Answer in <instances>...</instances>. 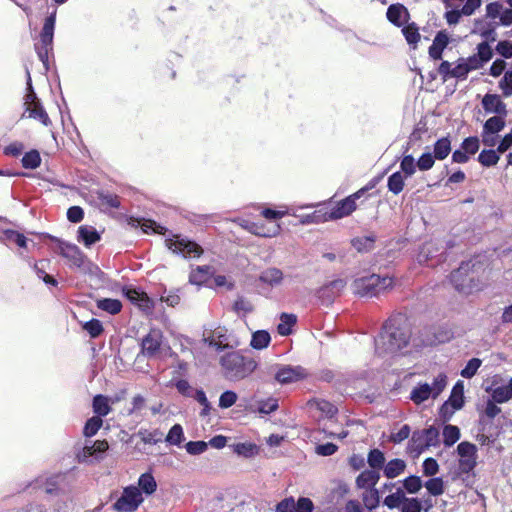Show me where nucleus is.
Instances as JSON below:
<instances>
[{"instance_id": "nucleus-1", "label": "nucleus", "mask_w": 512, "mask_h": 512, "mask_svg": "<svg viewBox=\"0 0 512 512\" xmlns=\"http://www.w3.org/2000/svg\"><path fill=\"white\" fill-rule=\"evenodd\" d=\"M219 363L223 375L230 381H240L249 377L257 368L258 363L239 351H232L221 356Z\"/></svg>"}, {"instance_id": "nucleus-2", "label": "nucleus", "mask_w": 512, "mask_h": 512, "mask_svg": "<svg viewBox=\"0 0 512 512\" xmlns=\"http://www.w3.org/2000/svg\"><path fill=\"white\" fill-rule=\"evenodd\" d=\"M382 175L383 173L378 174L357 192L339 201L336 206L330 212H328V217L330 220L340 219L351 214L356 209L357 199L362 197L365 199H370L377 195L380 192V189H378L376 186L381 181Z\"/></svg>"}, {"instance_id": "nucleus-3", "label": "nucleus", "mask_w": 512, "mask_h": 512, "mask_svg": "<svg viewBox=\"0 0 512 512\" xmlns=\"http://www.w3.org/2000/svg\"><path fill=\"white\" fill-rule=\"evenodd\" d=\"M56 25V9L45 19L39 34V43L35 44V51L46 71L49 70V56L53 54V40Z\"/></svg>"}, {"instance_id": "nucleus-4", "label": "nucleus", "mask_w": 512, "mask_h": 512, "mask_svg": "<svg viewBox=\"0 0 512 512\" xmlns=\"http://www.w3.org/2000/svg\"><path fill=\"white\" fill-rule=\"evenodd\" d=\"M59 254L70 262V267L77 268L85 273L94 274L99 270L98 266L89 261L78 246L72 243L58 240Z\"/></svg>"}, {"instance_id": "nucleus-5", "label": "nucleus", "mask_w": 512, "mask_h": 512, "mask_svg": "<svg viewBox=\"0 0 512 512\" xmlns=\"http://www.w3.org/2000/svg\"><path fill=\"white\" fill-rule=\"evenodd\" d=\"M446 385L447 376L444 373H440L434 378V381L431 385L428 383H420L414 387L410 393V399L416 405L425 402L430 397L435 399L442 393Z\"/></svg>"}, {"instance_id": "nucleus-6", "label": "nucleus", "mask_w": 512, "mask_h": 512, "mask_svg": "<svg viewBox=\"0 0 512 512\" xmlns=\"http://www.w3.org/2000/svg\"><path fill=\"white\" fill-rule=\"evenodd\" d=\"M165 245L174 254L185 259L199 258L203 254V249L198 243L180 234H173L171 238H166Z\"/></svg>"}, {"instance_id": "nucleus-7", "label": "nucleus", "mask_w": 512, "mask_h": 512, "mask_svg": "<svg viewBox=\"0 0 512 512\" xmlns=\"http://www.w3.org/2000/svg\"><path fill=\"white\" fill-rule=\"evenodd\" d=\"M144 501L141 491L134 485L123 489L121 496L113 504V509L118 512H134Z\"/></svg>"}, {"instance_id": "nucleus-8", "label": "nucleus", "mask_w": 512, "mask_h": 512, "mask_svg": "<svg viewBox=\"0 0 512 512\" xmlns=\"http://www.w3.org/2000/svg\"><path fill=\"white\" fill-rule=\"evenodd\" d=\"M399 320L402 322L399 327L394 329H392L391 326L389 327L386 351L392 353H396L405 348L410 338V330L406 323V319L403 316H399Z\"/></svg>"}, {"instance_id": "nucleus-9", "label": "nucleus", "mask_w": 512, "mask_h": 512, "mask_svg": "<svg viewBox=\"0 0 512 512\" xmlns=\"http://www.w3.org/2000/svg\"><path fill=\"white\" fill-rule=\"evenodd\" d=\"M386 506L389 508H400L401 512H421V502L417 498H407L401 487L394 493L386 496Z\"/></svg>"}, {"instance_id": "nucleus-10", "label": "nucleus", "mask_w": 512, "mask_h": 512, "mask_svg": "<svg viewBox=\"0 0 512 512\" xmlns=\"http://www.w3.org/2000/svg\"><path fill=\"white\" fill-rule=\"evenodd\" d=\"M411 444L413 450L418 453L424 452L429 447H435L439 445V431L434 426H430L427 429L415 431L411 438Z\"/></svg>"}, {"instance_id": "nucleus-11", "label": "nucleus", "mask_w": 512, "mask_h": 512, "mask_svg": "<svg viewBox=\"0 0 512 512\" xmlns=\"http://www.w3.org/2000/svg\"><path fill=\"white\" fill-rule=\"evenodd\" d=\"M381 277L377 274H371L356 278L352 283L354 294L360 297H374L378 294Z\"/></svg>"}, {"instance_id": "nucleus-12", "label": "nucleus", "mask_w": 512, "mask_h": 512, "mask_svg": "<svg viewBox=\"0 0 512 512\" xmlns=\"http://www.w3.org/2000/svg\"><path fill=\"white\" fill-rule=\"evenodd\" d=\"M109 445L106 440H86L81 451L77 453L80 462L92 463L102 459Z\"/></svg>"}, {"instance_id": "nucleus-13", "label": "nucleus", "mask_w": 512, "mask_h": 512, "mask_svg": "<svg viewBox=\"0 0 512 512\" xmlns=\"http://www.w3.org/2000/svg\"><path fill=\"white\" fill-rule=\"evenodd\" d=\"M460 456L459 469L463 473H470L477 464V448L474 444L464 441L457 446Z\"/></svg>"}, {"instance_id": "nucleus-14", "label": "nucleus", "mask_w": 512, "mask_h": 512, "mask_svg": "<svg viewBox=\"0 0 512 512\" xmlns=\"http://www.w3.org/2000/svg\"><path fill=\"white\" fill-rule=\"evenodd\" d=\"M163 334L159 329H151L150 332L142 338L141 354L146 358H155L161 349Z\"/></svg>"}, {"instance_id": "nucleus-15", "label": "nucleus", "mask_w": 512, "mask_h": 512, "mask_svg": "<svg viewBox=\"0 0 512 512\" xmlns=\"http://www.w3.org/2000/svg\"><path fill=\"white\" fill-rule=\"evenodd\" d=\"M492 56V48L486 41H484L477 45V53L467 58H462V60L466 64L468 70L471 72L482 68L485 63L491 60Z\"/></svg>"}, {"instance_id": "nucleus-16", "label": "nucleus", "mask_w": 512, "mask_h": 512, "mask_svg": "<svg viewBox=\"0 0 512 512\" xmlns=\"http://www.w3.org/2000/svg\"><path fill=\"white\" fill-rule=\"evenodd\" d=\"M63 480V476L60 474L52 475L50 477L40 476L35 480L29 482L25 489L32 488L33 490H42L46 494H58V486Z\"/></svg>"}, {"instance_id": "nucleus-17", "label": "nucleus", "mask_w": 512, "mask_h": 512, "mask_svg": "<svg viewBox=\"0 0 512 512\" xmlns=\"http://www.w3.org/2000/svg\"><path fill=\"white\" fill-rule=\"evenodd\" d=\"M123 294L131 303L144 312H150L154 308V302L143 291L133 287H125L123 289Z\"/></svg>"}, {"instance_id": "nucleus-18", "label": "nucleus", "mask_w": 512, "mask_h": 512, "mask_svg": "<svg viewBox=\"0 0 512 512\" xmlns=\"http://www.w3.org/2000/svg\"><path fill=\"white\" fill-rule=\"evenodd\" d=\"M305 375V370L300 366H283L277 370L275 379L281 384H289L304 378Z\"/></svg>"}, {"instance_id": "nucleus-19", "label": "nucleus", "mask_w": 512, "mask_h": 512, "mask_svg": "<svg viewBox=\"0 0 512 512\" xmlns=\"http://www.w3.org/2000/svg\"><path fill=\"white\" fill-rule=\"evenodd\" d=\"M470 267V262H463L460 267L450 275L451 282L459 292H468L470 279L467 277V273Z\"/></svg>"}, {"instance_id": "nucleus-20", "label": "nucleus", "mask_w": 512, "mask_h": 512, "mask_svg": "<svg viewBox=\"0 0 512 512\" xmlns=\"http://www.w3.org/2000/svg\"><path fill=\"white\" fill-rule=\"evenodd\" d=\"M386 18L394 25L404 26L409 20V12L407 8L400 4H392L386 11Z\"/></svg>"}, {"instance_id": "nucleus-21", "label": "nucleus", "mask_w": 512, "mask_h": 512, "mask_svg": "<svg viewBox=\"0 0 512 512\" xmlns=\"http://www.w3.org/2000/svg\"><path fill=\"white\" fill-rule=\"evenodd\" d=\"M482 106L488 113L506 115V105L496 94H486L482 99Z\"/></svg>"}, {"instance_id": "nucleus-22", "label": "nucleus", "mask_w": 512, "mask_h": 512, "mask_svg": "<svg viewBox=\"0 0 512 512\" xmlns=\"http://www.w3.org/2000/svg\"><path fill=\"white\" fill-rule=\"evenodd\" d=\"M77 240L86 247H91L101 240V235L93 226L82 225L78 228Z\"/></svg>"}, {"instance_id": "nucleus-23", "label": "nucleus", "mask_w": 512, "mask_h": 512, "mask_svg": "<svg viewBox=\"0 0 512 512\" xmlns=\"http://www.w3.org/2000/svg\"><path fill=\"white\" fill-rule=\"evenodd\" d=\"M283 272L275 267L267 268L259 275V282L266 284L270 287L279 286L283 281Z\"/></svg>"}, {"instance_id": "nucleus-24", "label": "nucleus", "mask_w": 512, "mask_h": 512, "mask_svg": "<svg viewBox=\"0 0 512 512\" xmlns=\"http://www.w3.org/2000/svg\"><path fill=\"white\" fill-rule=\"evenodd\" d=\"M380 478V473L376 470L366 469L356 478V485L359 489L374 488Z\"/></svg>"}, {"instance_id": "nucleus-25", "label": "nucleus", "mask_w": 512, "mask_h": 512, "mask_svg": "<svg viewBox=\"0 0 512 512\" xmlns=\"http://www.w3.org/2000/svg\"><path fill=\"white\" fill-rule=\"evenodd\" d=\"M448 43V36L443 32H439L435 36L432 45L429 47V56L434 60L441 59L443 50L446 48Z\"/></svg>"}, {"instance_id": "nucleus-26", "label": "nucleus", "mask_w": 512, "mask_h": 512, "mask_svg": "<svg viewBox=\"0 0 512 512\" xmlns=\"http://www.w3.org/2000/svg\"><path fill=\"white\" fill-rule=\"evenodd\" d=\"M141 495H152L157 489V482L151 472H145L138 478V487Z\"/></svg>"}, {"instance_id": "nucleus-27", "label": "nucleus", "mask_w": 512, "mask_h": 512, "mask_svg": "<svg viewBox=\"0 0 512 512\" xmlns=\"http://www.w3.org/2000/svg\"><path fill=\"white\" fill-rule=\"evenodd\" d=\"M92 408L96 417L102 419V417L107 416L111 411L108 397L102 394L95 395L92 401Z\"/></svg>"}, {"instance_id": "nucleus-28", "label": "nucleus", "mask_w": 512, "mask_h": 512, "mask_svg": "<svg viewBox=\"0 0 512 512\" xmlns=\"http://www.w3.org/2000/svg\"><path fill=\"white\" fill-rule=\"evenodd\" d=\"M49 265V261L42 259L33 265V270L37 277L41 279L46 285L56 287L58 281L51 275L46 273V267Z\"/></svg>"}, {"instance_id": "nucleus-29", "label": "nucleus", "mask_w": 512, "mask_h": 512, "mask_svg": "<svg viewBox=\"0 0 512 512\" xmlns=\"http://www.w3.org/2000/svg\"><path fill=\"white\" fill-rule=\"evenodd\" d=\"M212 273V267L209 265L197 266L189 275V282L194 285H202L205 283Z\"/></svg>"}, {"instance_id": "nucleus-30", "label": "nucleus", "mask_w": 512, "mask_h": 512, "mask_svg": "<svg viewBox=\"0 0 512 512\" xmlns=\"http://www.w3.org/2000/svg\"><path fill=\"white\" fill-rule=\"evenodd\" d=\"M451 152V140L449 137H442L434 144L433 156L437 160H444Z\"/></svg>"}, {"instance_id": "nucleus-31", "label": "nucleus", "mask_w": 512, "mask_h": 512, "mask_svg": "<svg viewBox=\"0 0 512 512\" xmlns=\"http://www.w3.org/2000/svg\"><path fill=\"white\" fill-rule=\"evenodd\" d=\"M297 318L294 314L282 313L280 323L277 325V332L282 336L291 334L292 327L296 324Z\"/></svg>"}, {"instance_id": "nucleus-32", "label": "nucleus", "mask_w": 512, "mask_h": 512, "mask_svg": "<svg viewBox=\"0 0 512 512\" xmlns=\"http://www.w3.org/2000/svg\"><path fill=\"white\" fill-rule=\"evenodd\" d=\"M491 396L496 403H504L510 400L512 398V378L508 385L492 389Z\"/></svg>"}, {"instance_id": "nucleus-33", "label": "nucleus", "mask_w": 512, "mask_h": 512, "mask_svg": "<svg viewBox=\"0 0 512 512\" xmlns=\"http://www.w3.org/2000/svg\"><path fill=\"white\" fill-rule=\"evenodd\" d=\"M97 308L111 315H115L121 311L122 303L118 299L102 298L97 300Z\"/></svg>"}, {"instance_id": "nucleus-34", "label": "nucleus", "mask_w": 512, "mask_h": 512, "mask_svg": "<svg viewBox=\"0 0 512 512\" xmlns=\"http://www.w3.org/2000/svg\"><path fill=\"white\" fill-rule=\"evenodd\" d=\"M464 385L462 381H458L451 392V395L448 399V401L451 403V406L453 407V410H459L462 408L464 404Z\"/></svg>"}, {"instance_id": "nucleus-35", "label": "nucleus", "mask_w": 512, "mask_h": 512, "mask_svg": "<svg viewBox=\"0 0 512 512\" xmlns=\"http://www.w3.org/2000/svg\"><path fill=\"white\" fill-rule=\"evenodd\" d=\"M270 342L271 336L269 332L266 330H258L252 334L250 345L254 349L261 350L268 347Z\"/></svg>"}, {"instance_id": "nucleus-36", "label": "nucleus", "mask_w": 512, "mask_h": 512, "mask_svg": "<svg viewBox=\"0 0 512 512\" xmlns=\"http://www.w3.org/2000/svg\"><path fill=\"white\" fill-rule=\"evenodd\" d=\"M443 443L446 447L453 446L460 439V429L454 425H445L443 428Z\"/></svg>"}, {"instance_id": "nucleus-37", "label": "nucleus", "mask_w": 512, "mask_h": 512, "mask_svg": "<svg viewBox=\"0 0 512 512\" xmlns=\"http://www.w3.org/2000/svg\"><path fill=\"white\" fill-rule=\"evenodd\" d=\"M185 440V437H184V432H183V428L180 424H174L166 438H165V441L170 444V445H175V446H181V444L183 443V441Z\"/></svg>"}, {"instance_id": "nucleus-38", "label": "nucleus", "mask_w": 512, "mask_h": 512, "mask_svg": "<svg viewBox=\"0 0 512 512\" xmlns=\"http://www.w3.org/2000/svg\"><path fill=\"white\" fill-rule=\"evenodd\" d=\"M346 285H347L346 280L341 279V278L330 281L329 283L323 285L318 290V292H317L318 297L324 298V296L327 292H332V293L338 294L340 291H342L345 288Z\"/></svg>"}, {"instance_id": "nucleus-39", "label": "nucleus", "mask_w": 512, "mask_h": 512, "mask_svg": "<svg viewBox=\"0 0 512 512\" xmlns=\"http://www.w3.org/2000/svg\"><path fill=\"white\" fill-rule=\"evenodd\" d=\"M27 111L30 118L39 120L44 126L51 125V120L41 102H37L34 107H27Z\"/></svg>"}, {"instance_id": "nucleus-40", "label": "nucleus", "mask_w": 512, "mask_h": 512, "mask_svg": "<svg viewBox=\"0 0 512 512\" xmlns=\"http://www.w3.org/2000/svg\"><path fill=\"white\" fill-rule=\"evenodd\" d=\"M232 448L234 453L245 458L252 457L258 452L257 445L250 442L236 443Z\"/></svg>"}, {"instance_id": "nucleus-41", "label": "nucleus", "mask_w": 512, "mask_h": 512, "mask_svg": "<svg viewBox=\"0 0 512 512\" xmlns=\"http://www.w3.org/2000/svg\"><path fill=\"white\" fill-rule=\"evenodd\" d=\"M362 499H363V503H364L365 507L368 510H372L379 505V502H380L379 492L377 489H375V487L369 488V489H364V491L362 493Z\"/></svg>"}, {"instance_id": "nucleus-42", "label": "nucleus", "mask_w": 512, "mask_h": 512, "mask_svg": "<svg viewBox=\"0 0 512 512\" xmlns=\"http://www.w3.org/2000/svg\"><path fill=\"white\" fill-rule=\"evenodd\" d=\"M370 470H379L384 468V453L379 449H372L366 459Z\"/></svg>"}, {"instance_id": "nucleus-43", "label": "nucleus", "mask_w": 512, "mask_h": 512, "mask_svg": "<svg viewBox=\"0 0 512 512\" xmlns=\"http://www.w3.org/2000/svg\"><path fill=\"white\" fill-rule=\"evenodd\" d=\"M406 462L402 459H393L386 463V478H395L405 471Z\"/></svg>"}, {"instance_id": "nucleus-44", "label": "nucleus", "mask_w": 512, "mask_h": 512, "mask_svg": "<svg viewBox=\"0 0 512 512\" xmlns=\"http://www.w3.org/2000/svg\"><path fill=\"white\" fill-rule=\"evenodd\" d=\"M22 166L25 169H36L41 164V156L40 153L32 149L24 154L21 160Z\"/></svg>"}, {"instance_id": "nucleus-45", "label": "nucleus", "mask_w": 512, "mask_h": 512, "mask_svg": "<svg viewBox=\"0 0 512 512\" xmlns=\"http://www.w3.org/2000/svg\"><path fill=\"white\" fill-rule=\"evenodd\" d=\"M137 226H140L144 233H156L164 235L167 232V228L161 226L157 222L150 219H138Z\"/></svg>"}, {"instance_id": "nucleus-46", "label": "nucleus", "mask_w": 512, "mask_h": 512, "mask_svg": "<svg viewBox=\"0 0 512 512\" xmlns=\"http://www.w3.org/2000/svg\"><path fill=\"white\" fill-rule=\"evenodd\" d=\"M328 212H322L321 210L314 211L310 214L299 215L301 224H318L330 220Z\"/></svg>"}, {"instance_id": "nucleus-47", "label": "nucleus", "mask_w": 512, "mask_h": 512, "mask_svg": "<svg viewBox=\"0 0 512 512\" xmlns=\"http://www.w3.org/2000/svg\"><path fill=\"white\" fill-rule=\"evenodd\" d=\"M103 420L100 417L93 416L89 418L84 425L83 434L85 437H93L101 428Z\"/></svg>"}, {"instance_id": "nucleus-48", "label": "nucleus", "mask_w": 512, "mask_h": 512, "mask_svg": "<svg viewBox=\"0 0 512 512\" xmlns=\"http://www.w3.org/2000/svg\"><path fill=\"white\" fill-rule=\"evenodd\" d=\"M406 177L401 172H395L388 178L387 186L394 194H399L404 187V179Z\"/></svg>"}, {"instance_id": "nucleus-49", "label": "nucleus", "mask_w": 512, "mask_h": 512, "mask_svg": "<svg viewBox=\"0 0 512 512\" xmlns=\"http://www.w3.org/2000/svg\"><path fill=\"white\" fill-rule=\"evenodd\" d=\"M422 480L419 476L411 475L404 479L402 486L403 491H407L410 494L417 493L422 488Z\"/></svg>"}, {"instance_id": "nucleus-50", "label": "nucleus", "mask_w": 512, "mask_h": 512, "mask_svg": "<svg viewBox=\"0 0 512 512\" xmlns=\"http://www.w3.org/2000/svg\"><path fill=\"white\" fill-rule=\"evenodd\" d=\"M417 167V162L412 155H405L400 162L401 173L404 174L405 177H411L415 174Z\"/></svg>"}, {"instance_id": "nucleus-51", "label": "nucleus", "mask_w": 512, "mask_h": 512, "mask_svg": "<svg viewBox=\"0 0 512 512\" xmlns=\"http://www.w3.org/2000/svg\"><path fill=\"white\" fill-rule=\"evenodd\" d=\"M2 234L4 240L14 242L21 248L26 247L27 239L24 234L12 229H6L2 232Z\"/></svg>"}, {"instance_id": "nucleus-52", "label": "nucleus", "mask_w": 512, "mask_h": 512, "mask_svg": "<svg viewBox=\"0 0 512 512\" xmlns=\"http://www.w3.org/2000/svg\"><path fill=\"white\" fill-rule=\"evenodd\" d=\"M497 152L495 150H483L478 156V161L485 167L494 166L499 161Z\"/></svg>"}, {"instance_id": "nucleus-53", "label": "nucleus", "mask_w": 512, "mask_h": 512, "mask_svg": "<svg viewBox=\"0 0 512 512\" xmlns=\"http://www.w3.org/2000/svg\"><path fill=\"white\" fill-rule=\"evenodd\" d=\"M83 329L90 335L91 338L99 337L104 331L103 325L98 319H91L83 324Z\"/></svg>"}, {"instance_id": "nucleus-54", "label": "nucleus", "mask_w": 512, "mask_h": 512, "mask_svg": "<svg viewBox=\"0 0 512 512\" xmlns=\"http://www.w3.org/2000/svg\"><path fill=\"white\" fill-rule=\"evenodd\" d=\"M505 126L504 120L499 116L489 118L484 124V132L495 134L501 131Z\"/></svg>"}, {"instance_id": "nucleus-55", "label": "nucleus", "mask_w": 512, "mask_h": 512, "mask_svg": "<svg viewBox=\"0 0 512 512\" xmlns=\"http://www.w3.org/2000/svg\"><path fill=\"white\" fill-rule=\"evenodd\" d=\"M374 242V237L365 236L352 240V245L358 252H368L374 247Z\"/></svg>"}, {"instance_id": "nucleus-56", "label": "nucleus", "mask_w": 512, "mask_h": 512, "mask_svg": "<svg viewBox=\"0 0 512 512\" xmlns=\"http://www.w3.org/2000/svg\"><path fill=\"white\" fill-rule=\"evenodd\" d=\"M428 492L433 496H439L444 492V482L442 478L436 477L428 480L425 483Z\"/></svg>"}, {"instance_id": "nucleus-57", "label": "nucleus", "mask_w": 512, "mask_h": 512, "mask_svg": "<svg viewBox=\"0 0 512 512\" xmlns=\"http://www.w3.org/2000/svg\"><path fill=\"white\" fill-rule=\"evenodd\" d=\"M470 71L468 70L466 64L459 58L452 67V78H456L458 80H465Z\"/></svg>"}, {"instance_id": "nucleus-58", "label": "nucleus", "mask_w": 512, "mask_h": 512, "mask_svg": "<svg viewBox=\"0 0 512 512\" xmlns=\"http://www.w3.org/2000/svg\"><path fill=\"white\" fill-rule=\"evenodd\" d=\"M194 399L203 406L200 416L206 417L209 415L211 410L210 402L208 401L205 392L202 389H196L195 394L193 395Z\"/></svg>"}, {"instance_id": "nucleus-59", "label": "nucleus", "mask_w": 512, "mask_h": 512, "mask_svg": "<svg viewBox=\"0 0 512 512\" xmlns=\"http://www.w3.org/2000/svg\"><path fill=\"white\" fill-rule=\"evenodd\" d=\"M238 399L237 394L232 390L224 391L219 397V407L221 409H227L233 406Z\"/></svg>"}, {"instance_id": "nucleus-60", "label": "nucleus", "mask_w": 512, "mask_h": 512, "mask_svg": "<svg viewBox=\"0 0 512 512\" xmlns=\"http://www.w3.org/2000/svg\"><path fill=\"white\" fill-rule=\"evenodd\" d=\"M405 39L410 45H416L420 40V34L415 24H409L402 29Z\"/></svg>"}, {"instance_id": "nucleus-61", "label": "nucleus", "mask_w": 512, "mask_h": 512, "mask_svg": "<svg viewBox=\"0 0 512 512\" xmlns=\"http://www.w3.org/2000/svg\"><path fill=\"white\" fill-rule=\"evenodd\" d=\"M208 448V443L199 440V441H189L185 445V449L190 455H200L204 453Z\"/></svg>"}, {"instance_id": "nucleus-62", "label": "nucleus", "mask_w": 512, "mask_h": 512, "mask_svg": "<svg viewBox=\"0 0 512 512\" xmlns=\"http://www.w3.org/2000/svg\"><path fill=\"white\" fill-rule=\"evenodd\" d=\"M138 435L145 444L155 445L162 440V433L159 430H154L152 432L148 430H140Z\"/></svg>"}, {"instance_id": "nucleus-63", "label": "nucleus", "mask_w": 512, "mask_h": 512, "mask_svg": "<svg viewBox=\"0 0 512 512\" xmlns=\"http://www.w3.org/2000/svg\"><path fill=\"white\" fill-rule=\"evenodd\" d=\"M479 146V139L476 136H471L463 140L460 148L471 156L477 153Z\"/></svg>"}, {"instance_id": "nucleus-64", "label": "nucleus", "mask_w": 512, "mask_h": 512, "mask_svg": "<svg viewBox=\"0 0 512 512\" xmlns=\"http://www.w3.org/2000/svg\"><path fill=\"white\" fill-rule=\"evenodd\" d=\"M275 512H297V507H295L294 498L290 496L281 500L276 505Z\"/></svg>"}]
</instances>
